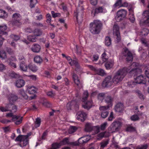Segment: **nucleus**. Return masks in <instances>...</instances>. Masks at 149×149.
<instances>
[{
    "instance_id": "1",
    "label": "nucleus",
    "mask_w": 149,
    "mask_h": 149,
    "mask_svg": "<svg viewBox=\"0 0 149 149\" xmlns=\"http://www.w3.org/2000/svg\"><path fill=\"white\" fill-rule=\"evenodd\" d=\"M89 30L93 34H99L101 30L102 26L101 22L98 20H95L90 24Z\"/></svg>"
},
{
    "instance_id": "2",
    "label": "nucleus",
    "mask_w": 149,
    "mask_h": 149,
    "mask_svg": "<svg viewBox=\"0 0 149 149\" xmlns=\"http://www.w3.org/2000/svg\"><path fill=\"white\" fill-rule=\"evenodd\" d=\"M126 72L124 68L118 70L112 79L113 83L117 84L120 82L126 75Z\"/></svg>"
},
{
    "instance_id": "3",
    "label": "nucleus",
    "mask_w": 149,
    "mask_h": 149,
    "mask_svg": "<svg viewBox=\"0 0 149 149\" xmlns=\"http://www.w3.org/2000/svg\"><path fill=\"white\" fill-rule=\"evenodd\" d=\"M136 63L133 62L132 65L128 67H124V69L126 72V74L129 72L130 74H134V76H137L141 72V69L137 68L136 67Z\"/></svg>"
},
{
    "instance_id": "4",
    "label": "nucleus",
    "mask_w": 149,
    "mask_h": 149,
    "mask_svg": "<svg viewBox=\"0 0 149 149\" xmlns=\"http://www.w3.org/2000/svg\"><path fill=\"white\" fill-rule=\"evenodd\" d=\"M22 16L19 13H15L12 15V23L13 25L19 26L22 24Z\"/></svg>"
},
{
    "instance_id": "5",
    "label": "nucleus",
    "mask_w": 149,
    "mask_h": 149,
    "mask_svg": "<svg viewBox=\"0 0 149 149\" xmlns=\"http://www.w3.org/2000/svg\"><path fill=\"white\" fill-rule=\"evenodd\" d=\"M83 15L84 11L81 8H77L74 13V16L76 17L78 22L79 23L83 21Z\"/></svg>"
},
{
    "instance_id": "6",
    "label": "nucleus",
    "mask_w": 149,
    "mask_h": 149,
    "mask_svg": "<svg viewBox=\"0 0 149 149\" xmlns=\"http://www.w3.org/2000/svg\"><path fill=\"white\" fill-rule=\"evenodd\" d=\"M127 12L124 9H121L118 10L116 13L115 19L117 22H120L126 17Z\"/></svg>"
},
{
    "instance_id": "7",
    "label": "nucleus",
    "mask_w": 149,
    "mask_h": 149,
    "mask_svg": "<svg viewBox=\"0 0 149 149\" xmlns=\"http://www.w3.org/2000/svg\"><path fill=\"white\" fill-rule=\"evenodd\" d=\"M7 105H8V106L11 107L12 108L11 109H10V107L8 108L7 107H0V110L3 112L8 111H12L13 112H15L16 111L17 107L16 106L14 105L13 103H8Z\"/></svg>"
},
{
    "instance_id": "8",
    "label": "nucleus",
    "mask_w": 149,
    "mask_h": 149,
    "mask_svg": "<svg viewBox=\"0 0 149 149\" xmlns=\"http://www.w3.org/2000/svg\"><path fill=\"white\" fill-rule=\"evenodd\" d=\"M111 76H109L106 77L103 81L102 86L103 87H108L111 86L113 83V80L111 79Z\"/></svg>"
},
{
    "instance_id": "9",
    "label": "nucleus",
    "mask_w": 149,
    "mask_h": 149,
    "mask_svg": "<svg viewBox=\"0 0 149 149\" xmlns=\"http://www.w3.org/2000/svg\"><path fill=\"white\" fill-rule=\"evenodd\" d=\"M87 114L86 113L82 111H78L77 113L76 117L79 120L84 122L86 119Z\"/></svg>"
},
{
    "instance_id": "10",
    "label": "nucleus",
    "mask_w": 149,
    "mask_h": 149,
    "mask_svg": "<svg viewBox=\"0 0 149 149\" xmlns=\"http://www.w3.org/2000/svg\"><path fill=\"white\" fill-rule=\"evenodd\" d=\"M109 107L108 105L100 107L99 109L102 111L101 116L103 118H105L108 116L109 112L107 110Z\"/></svg>"
},
{
    "instance_id": "11",
    "label": "nucleus",
    "mask_w": 149,
    "mask_h": 149,
    "mask_svg": "<svg viewBox=\"0 0 149 149\" xmlns=\"http://www.w3.org/2000/svg\"><path fill=\"white\" fill-rule=\"evenodd\" d=\"M142 22L144 23L149 26V10L144 12L142 15Z\"/></svg>"
},
{
    "instance_id": "12",
    "label": "nucleus",
    "mask_w": 149,
    "mask_h": 149,
    "mask_svg": "<svg viewBox=\"0 0 149 149\" xmlns=\"http://www.w3.org/2000/svg\"><path fill=\"white\" fill-rule=\"evenodd\" d=\"M123 55L126 57V61L128 62H132L133 59V55L130 51L127 48L125 50Z\"/></svg>"
},
{
    "instance_id": "13",
    "label": "nucleus",
    "mask_w": 149,
    "mask_h": 149,
    "mask_svg": "<svg viewBox=\"0 0 149 149\" xmlns=\"http://www.w3.org/2000/svg\"><path fill=\"white\" fill-rule=\"evenodd\" d=\"M16 141H19L20 142V146L21 147L26 146L27 145L26 142H25V140L24 135H19L15 139Z\"/></svg>"
},
{
    "instance_id": "14",
    "label": "nucleus",
    "mask_w": 149,
    "mask_h": 149,
    "mask_svg": "<svg viewBox=\"0 0 149 149\" xmlns=\"http://www.w3.org/2000/svg\"><path fill=\"white\" fill-rule=\"evenodd\" d=\"M121 123L119 121H115L111 125V129L113 132L117 131L120 127Z\"/></svg>"
},
{
    "instance_id": "15",
    "label": "nucleus",
    "mask_w": 149,
    "mask_h": 149,
    "mask_svg": "<svg viewBox=\"0 0 149 149\" xmlns=\"http://www.w3.org/2000/svg\"><path fill=\"white\" fill-rule=\"evenodd\" d=\"M104 10V8L102 6H100L93 9L91 12V15L94 17L97 14L99 13H102Z\"/></svg>"
},
{
    "instance_id": "16",
    "label": "nucleus",
    "mask_w": 149,
    "mask_h": 149,
    "mask_svg": "<svg viewBox=\"0 0 149 149\" xmlns=\"http://www.w3.org/2000/svg\"><path fill=\"white\" fill-rule=\"evenodd\" d=\"M41 49V46L38 44L35 43L32 45L31 48V50L33 52L38 53L40 52Z\"/></svg>"
},
{
    "instance_id": "17",
    "label": "nucleus",
    "mask_w": 149,
    "mask_h": 149,
    "mask_svg": "<svg viewBox=\"0 0 149 149\" xmlns=\"http://www.w3.org/2000/svg\"><path fill=\"white\" fill-rule=\"evenodd\" d=\"M145 78L143 75H140L138 76L135 79V81H136L137 84H145Z\"/></svg>"
},
{
    "instance_id": "18",
    "label": "nucleus",
    "mask_w": 149,
    "mask_h": 149,
    "mask_svg": "<svg viewBox=\"0 0 149 149\" xmlns=\"http://www.w3.org/2000/svg\"><path fill=\"white\" fill-rule=\"evenodd\" d=\"M72 76L74 81L76 85L79 87H81L82 84L80 82L77 74L74 73Z\"/></svg>"
},
{
    "instance_id": "19",
    "label": "nucleus",
    "mask_w": 149,
    "mask_h": 149,
    "mask_svg": "<svg viewBox=\"0 0 149 149\" xmlns=\"http://www.w3.org/2000/svg\"><path fill=\"white\" fill-rule=\"evenodd\" d=\"M24 81L22 79L17 80L15 83V85L17 88H20L24 86L25 84Z\"/></svg>"
},
{
    "instance_id": "20",
    "label": "nucleus",
    "mask_w": 149,
    "mask_h": 149,
    "mask_svg": "<svg viewBox=\"0 0 149 149\" xmlns=\"http://www.w3.org/2000/svg\"><path fill=\"white\" fill-rule=\"evenodd\" d=\"M123 103H117L115 107V110L116 111L121 112L124 109Z\"/></svg>"
},
{
    "instance_id": "21",
    "label": "nucleus",
    "mask_w": 149,
    "mask_h": 149,
    "mask_svg": "<svg viewBox=\"0 0 149 149\" xmlns=\"http://www.w3.org/2000/svg\"><path fill=\"white\" fill-rule=\"evenodd\" d=\"M18 99L17 96L14 94H10L8 96V99L10 102H16Z\"/></svg>"
},
{
    "instance_id": "22",
    "label": "nucleus",
    "mask_w": 149,
    "mask_h": 149,
    "mask_svg": "<svg viewBox=\"0 0 149 149\" xmlns=\"http://www.w3.org/2000/svg\"><path fill=\"white\" fill-rule=\"evenodd\" d=\"M93 125L91 123H87L85 125L84 130L86 132H90L92 131Z\"/></svg>"
},
{
    "instance_id": "23",
    "label": "nucleus",
    "mask_w": 149,
    "mask_h": 149,
    "mask_svg": "<svg viewBox=\"0 0 149 149\" xmlns=\"http://www.w3.org/2000/svg\"><path fill=\"white\" fill-rule=\"evenodd\" d=\"M70 64L71 65H74L76 67L75 70L76 71H78L80 69V65L77 60H73L72 62H70Z\"/></svg>"
},
{
    "instance_id": "24",
    "label": "nucleus",
    "mask_w": 149,
    "mask_h": 149,
    "mask_svg": "<svg viewBox=\"0 0 149 149\" xmlns=\"http://www.w3.org/2000/svg\"><path fill=\"white\" fill-rule=\"evenodd\" d=\"M7 28V26L6 25H2L0 26V33L2 36H7V33L6 32L4 31Z\"/></svg>"
},
{
    "instance_id": "25",
    "label": "nucleus",
    "mask_w": 149,
    "mask_h": 149,
    "mask_svg": "<svg viewBox=\"0 0 149 149\" xmlns=\"http://www.w3.org/2000/svg\"><path fill=\"white\" fill-rule=\"evenodd\" d=\"M130 11L129 19L130 21L132 23H134L135 21V17L133 13V11L132 8L129 10Z\"/></svg>"
},
{
    "instance_id": "26",
    "label": "nucleus",
    "mask_w": 149,
    "mask_h": 149,
    "mask_svg": "<svg viewBox=\"0 0 149 149\" xmlns=\"http://www.w3.org/2000/svg\"><path fill=\"white\" fill-rule=\"evenodd\" d=\"M113 61L112 60H109L105 63V66L107 69L109 70L113 67Z\"/></svg>"
},
{
    "instance_id": "27",
    "label": "nucleus",
    "mask_w": 149,
    "mask_h": 149,
    "mask_svg": "<svg viewBox=\"0 0 149 149\" xmlns=\"http://www.w3.org/2000/svg\"><path fill=\"white\" fill-rule=\"evenodd\" d=\"M17 119H15L14 120H12V121L15 123L16 125H19L21 124L22 121L23 117H20L19 116H17Z\"/></svg>"
},
{
    "instance_id": "28",
    "label": "nucleus",
    "mask_w": 149,
    "mask_h": 149,
    "mask_svg": "<svg viewBox=\"0 0 149 149\" xmlns=\"http://www.w3.org/2000/svg\"><path fill=\"white\" fill-rule=\"evenodd\" d=\"M28 68L30 70L33 72H36L38 70V68L37 66L34 64H29L28 65Z\"/></svg>"
},
{
    "instance_id": "29",
    "label": "nucleus",
    "mask_w": 149,
    "mask_h": 149,
    "mask_svg": "<svg viewBox=\"0 0 149 149\" xmlns=\"http://www.w3.org/2000/svg\"><path fill=\"white\" fill-rule=\"evenodd\" d=\"M20 70L24 72L27 71L28 66L25 64V62H21L19 65Z\"/></svg>"
},
{
    "instance_id": "30",
    "label": "nucleus",
    "mask_w": 149,
    "mask_h": 149,
    "mask_svg": "<svg viewBox=\"0 0 149 149\" xmlns=\"http://www.w3.org/2000/svg\"><path fill=\"white\" fill-rule=\"evenodd\" d=\"M34 60L35 63L40 64H41L43 61L42 57L38 55H37L34 57Z\"/></svg>"
},
{
    "instance_id": "31",
    "label": "nucleus",
    "mask_w": 149,
    "mask_h": 149,
    "mask_svg": "<svg viewBox=\"0 0 149 149\" xmlns=\"http://www.w3.org/2000/svg\"><path fill=\"white\" fill-rule=\"evenodd\" d=\"M33 33L34 35L36 37L39 36L41 35L42 34V31L40 29H35L33 31Z\"/></svg>"
},
{
    "instance_id": "32",
    "label": "nucleus",
    "mask_w": 149,
    "mask_h": 149,
    "mask_svg": "<svg viewBox=\"0 0 149 149\" xmlns=\"http://www.w3.org/2000/svg\"><path fill=\"white\" fill-rule=\"evenodd\" d=\"M104 43L105 45L107 46H109L111 45V40L110 37L107 36L105 37Z\"/></svg>"
},
{
    "instance_id": "33",
    "label": "nucleus",
    "mask_w": 149,
    "mask_h": 149,
    "mask_svg": "<svg viewBox=\"0 0 149 149\" xmlns=\"http://www.w3.org/2000/svg\"><path fill=\"white\" fill-rule=\"evenodd\" d=\"M125 131L127 132H135L136 129L135 127L129 125L127 126L125 129Z\"/></svg>"
},
{
    "instance_id": "34",
    "label": "nucleus",
    "mask_w": 149,
    "mask_h": 149,
    "mask_svg": "<svg viewBox=\"0 0 149 149\" xmlns=\"http://www.w3.org/2000/svg\"><path fill=\"white\" fill-rule=\"evenodd\" d=\"M27 39L30 41L34 42L36 41V37L34 35H29L27 37Z\"/></svg>"
},
{
    "instance_id": "35",
    "label": "nucleus",
    "mask_w": 149,
    "mask_h": 149,
    "mask_svg": "<svg viewBox=\"0 0 149 149\" xmlns=\"http://www.w3.org/2000/svg\"><path fill=\"white\" fill-rule=\"evenodd\" d=\"M119 26L116 24H114L113 27V34L119 33Z\"/></svg>"
},
{
    "instance_id": "36",
    "label": "nucleus",
    "mask_w": 149,
    "mask_h": 149,
    "mask_svg": "<svg viewBox=\"0 0 149 149\" xmlns=\"http://www.w3.org/2000/svg\"><path fill=\"white\" fill-rule=\"evenodd\" d=\"M36 88L33 86H29L27 88V91L30 94H33L35 93Z\"/></svg>"
},
{
    "instance_id": "37",
    "label": "nucleus",
    "mask_w": 149,
    "mask_h": 149,
    "mask_svg": "<svg viewBox=\"0 0 149 149\" xmlns=\"http://www.w3.org/2000/svg\"><path fill=\"white\" fill-rule=\"evenodd\" d=\"M8 17V14L4 10L0 9V18L3 19L6 18Z\"/></svg>"
},
{
    "instance_id": "38",
    "label": "nucleus",
    "mask_w": 149,
    "mask_h": 149,
    "mask_svg": "<svg viewBox=\"0 0 149 149\" xmlns=\"http://www.w3.org/2000/svg\"><path fill=\"white\" fill-rule=\"evenodd\" d=\"M88 96V93L87 91H84L82 98V101L83 102H86Z\"/></svg>"
},
{
    "instance_id": "39",
    "label": "nucleus",
    "mask_w": 149,
    "mask_h": 149,
    "mask_svg": "<svg viewBox=\"0 0 149 149\" xmlns=\"http://www.w3.org/2000/svg\"><path fill=\"white\" fill-rule=\"evenodd\" d=\"M92 103H84L82 104V107L85 109L88 110L93 106Z\"/></svg>"
},
{
    "instance_id": "40",
    "label": "nucleus",
    "mask_w": 149,
    "mask_h": 149,
    "mask_svg": "<svg viewBox=\"0 0 149 149\" xmlns=\"http://www.w3.org/2000/svg\"><path fill=\"white\" fill-rule=\"evenodd\" d=\"M70 142L69 141V139L68 138H64L60 142L61 146L66 144H70Z\"/></svg>"
},
{
    "instance_id": "41",
    "label": "nucleus",
    "mask_w": 149,
    "mask_h": 149,
    "mask_svg": "<svg viewBox=\"0 0 149 149\" xmlns=\"http://www.w3.org/2000/svg\"><path fill=\"white\" fill-rule=\"evenodd\" d=\"M95 74L102 76H103L105 74V73L104 70L100 68H97Z\"/></svg>"
},
{
    "instance_id": "42",
    "label": "nucleus",
    "mask_w": 149,
    "mask_h": 149,
    "mask_svg": "<svg viewBox=\"0 0 149 149\" xmlns=\"http://www.w3.org/2000/svg\"><path fill=\"white\" fill-rule=\"evenodd\" d=\"M100 127L99 125L93 126L92 131L94 132L95 134H96L100 132Z\"/></svg>"
},
{
    "instance_id": "43",
    "label": "nucleus",
    "mask_w": 149,
    "mask_h": 149,
    "mask_svg": "<svg viewBox=\"0 0 149 149\" xmlns=\"http://www.w3.org/2000/svg\"><path fill=\"white\" fill-rule=\"evenodd\" d=\"M149 33V30L147 29H143L140 32V35L141 36H147Z\"/></svg>"
},
{
    "instance_id": "44",
    "label": "nucleus",
    "mask_w": 149,
    "mask_h": 149,
    "mask_svg": "<svg viewBox=\"0 0 149 149\" xmlns=\"http://www.w3.org/2000/svg\"><path fill=\"white\" fill-rule=\"evenodd\" d=\"M137 84L136 81H131L128 82L127 83V86L130 88H133Z\"/></svg>"
},
{
    "instance_id": "45",
    "label": "nucleus",
    "mask_w": 149,
    "mask_h": 149,
    "mask_svg": "<svg viewBox=\"0 0 149 149\" xmlns=\"http://www.w3.org/2000/svg\"><path fill=\"white\" fill-rule=\"evenodd\" d=\"M9 76L12 78H18L19 77V75L14 72H12L9 73Z\"/></svg>"
},
{
    "instance_id": "46",
    "label": "nucleus",
    "mask_w": 149,
    "mask_h": 149,
    "mask_svg": "<svg viewBox=\"0 0 149 149\" xmlns=\"http://www.w3.org/2000/svg\"><path fill=\"white\" fill-rule=\"evenodd\" d=\"M144 70L146 75L148 78H149V65L145 66Z\"/></svg>"
},
{
    "instance_id": "47",
    "label": "nucleus",
    "mask_w": 149,
    "mask_h": 149,
    "mask_svg": "<svg viewBox=\"0 0 149 149\" xmlns=\"http://www.w3.org/2000/svg\"><path fill=\"white\" fill-rule=\"evenodd\" d=\"M135 93L138 95L139 97L141 100H144L145 98L144 96L140 91L138 90H137L135 91Z\"/></svg>"
},
{
    "instance_id": "48",
    "label": "nucleus",
    "mask_w": 149,
    "mask_h": 149,
    "mask_svg": "<svg viewBox=\"0 0 149 149\" xmlns=\"http://www.w3.org/2000/svg\"><path fill=\"white\" fill-rule=\"evenodd\" d=\"M7 57L6 53L4 51H0V58L3 60L6 58Z\"/></svg>"
},
{
    "instance_id": "49",
    "label": "nucleus",
    "mask_w": 149,
    "mask_h": 149,
    "mask_svg": "<svg viewBox=\"0 0 149 149\" xmlns=\"http://www.w3.org/2000/svg\"><path fill=\"white\" fill-rule=\"evenodd\" d=\"M61 146L60 143H54L52 144L51 149H58Z\"/></svg>"
},
{
    "instance_id": "50",
    "label": "nucleus",
    "mask_w": 149,
    "mask_h": 149,
    "mask_svg": "<svg viewBox=\"0 0 149 149\" xmlns=\"http://www.w3.org/2000/svg\"><path fill=\"white\" fill-rule=\"evenodd\" d=\"M7 117H12V121L14 120L15 119H17L16 115H14L12 113H7L6 116Z\"/></svg>"
},
{
    "instance_id": "51",
    "label": "nucleus",
    "mask_w": 149,
    "mask_h": 149,
    "mask_svg": "<svg viewBox=\"0 0 149 149\" xmlns=\"http://www.w3.org/2000/svg\"><path fill=\"white\" fill-rule=\"evenodd\" d=\"M107 125V122H105L100 126V129L102 131L105 130Z\"/></svg>"
},
{
    "instance_id": "52",
    "label": "nucleus",
    "mask_w": 149,
    "mask_h": 149,
    "mask_svg": "<svg viewBox=\"0 0 149 149\" xmlns=\"http://www.w3.org/2000/svg\"><path fill=\"white\" fill-rule=\"evenodd\" d=\"M19 92L20 95H22L25 99H27L28 97L27 95L25 94L24 91L22 89L19 90Z\"/></svg>"
},
{
    "instance_id": "53",
    "label": "nucleus",
    "mask_w": 149,
    "mask_h": 149,
    "mask_svg": "<svg viewBox=\"0 0 149 149\" xmlns=\"http://www.w3.org/2000/svg\"><path fill=\"white\" fill-rule=\"evenodd\" d=\"M105 100L106 102H113V98L109 95L106 97Z\"/></svg>"
},
{
    "instance_id": "54",
    "label": "nucleus",
    "mask_w": 149,
    "mask_h": 149,
    "mask_svg": "<svg viewBox=\"0 0 149 149\" xmlns=\"http://www.w3.org/2000/svg\"><path fill=\"white\" fill-rule=\"evenodd\" d=\"M148 147L147 144L142 145L138 146L136 149H147Z\"/></svg>"
},
{
    "instance_id": "55",
    "label": "nucleus",
    "mask_w": 149,
    "mask_h": 149,
    "mask_svg": "<svg viewBox=\"0 0 149 149\" xmlns=\"http://www.w3.org/2000/svg\"><path fill=\"white\" fill-rule=\"evenodd\" d=\"M41 123V119L38 118L36 119L35 122V125L36 127H38L40 125Z\"/></svg>"
},
{
    "instance_id": "56",
    "label": "nucleus",
    "mask_w": 149,
    "mask_h": 149,
    "mask_svg": "<svg viewBox=\"0 0 149 149\" xmlns=\"http://www.w3.org/2000/svg\"><path fill=\"white\" fill-rule=\"evenodd\" d=\"M6 52L9 54L12 55L14 54V51L10 47H6Z\"/></svg>"
},
{
    "instance_id": "57",
    "label": "nucleus",
    "mask_w": 149,
    "mask_h": 149,
    "mask_svg": "<svg viewBox=\"0 0 149 149\" xmlns=\"http://www.w3.org/2000/svg\"><path fill=\"white\" fill-rule=\"evenodd\" d=\"M37 0H30V6L31 8H34L37 3Z\"/></svg>"
},
{
    "instance_id": "58",
    "label": "nucleus",
    "mask_w": 149,
    "mask_h": 149,
    "mask_svg": "<svg viewBox=\"0 0 149 149\" xmlns=\"http://www.w3.org/2000/svg\"><path fill=\"white\" fill-rule=\"evenodd\" d=\"M122 0H118L116 3L113 5V6L114 8H116L118 6L121 7L122 5Z\"/></svg>"
},
{
    "instance_id": "59",
    "label": "nucleus",
    "mask_w": 149,
    "mask_h": 149,
    "mask_svg": "<svg viewBox=\"0 0 149 149\" xmlns=\"http://www.w3.org/2000/svg\"><path fill=\"white\" fill-rule=\"evenodd\" d=\"M77 130V128L75 126H71L69 130L70 133H72L75 132Z\"/></svg>"
},
{
    "instance_id": "60",
    "label": "nucleus",
    "mask_w": 149,
    "mask_h": 149,
    "mask_svg": "<svg viewBox=\"0 0 149 149\" xmlns=\"http://www.w3.org/2000/svg\"><path fill=\"white\" fill-rule=\"evenodd\" d=\"M10 37L15 41H17L19 39V36L15 34H12L10 36Z\"/></svg>"
},
{
    "instance_id": "61",
    "label": "nucleus",
    "mask_w": 149,
    "mask_h": 149,
    "mask_svg": "<svg viewBox=\"0 0 149 149\" xmlns=\"http://www.w3.org/2000/svg\"><path fill=\"white\" fill-rule=\"evenodd\" d=\"M105 96V94L104 93H100L98 94V98L101 101L104 98Z\"/></svg>"
},
{
    "instance_id": "62",
    "label": "nucleus",
    "mask_w": 149,
    "mask_h": 149,
    "mask_svg": "<svg viewBox=\"0 0 149 149\" xmlns=\"http://www.w3.org/2000/svg\"><path fill=\"white\" fill-rule=\"evenodd\" d=\"M102 57L103 61H106L108 60V57L106 54L104 52L102 55Z\"/></svg>"
},
{
    "instance_id": "63",
    "label": "nucleus",
    "mask_w": 149,
    "mask_h": 149,
    "mask_svg": "<svg viewBox=\"0 0 149 149\" xmlns=\"http://www.w3.org/2000/svg\"><path fill=\"white\" fill-rule=\"evenodd\" d=\"M51 14H52V17L54 18H55L57 17H60L61 16L60 13H55V12L53 11H51Z\"/></svg>"
},
{
    "instance_id": "64",
    "label": "nucleus",
    "mask_w": 149,
    "mask_h": 149,
    "mask_svg": "<svg viewBox=\"0 0 149 149\" xmlns=\"http://www.w3.org/2000/svg\"><path fill=\"white\" fill-rule=\"evenodd\" d=\"M46 17L47 18V22L48 23H50L51 21V17L49 13L47 14Z\"/></svg>"
}]
</instances>
